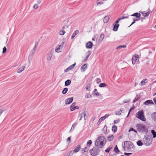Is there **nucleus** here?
<instances>
[{
  "mask_svg": "<svg viewBox=\"0 0 156 156\" xmlns=\"http://www.w3.org/2000/svg\"><path fill=\"white\" fill-rule=\"evenodd\" d=\"M106 141V140L104 136H100L95 141V146L99 148H102L105 145Z\"/></svg>",
  "mask_w": 156,
  "mask_h": 156,
  "instance_id": "nucleus-1",
  "label": "nucleus"
},
{
  "mask_svg": "<svg viewBox=\"0 0 156 156\" xmlns=\"http://www.w3.org/2000/svg\"><path fill=\"white\" fill-rule=\"evenodd\" d=\"M124 149L127 151H133L135 149V147L132 143L129 141H125L124 142Z\"/></svg>",
  "mask_w": 156,
  "mask_h": 156,
  "instance_id": "nucleus-2",
  "label": "nucleus"
},
{
  "mask_svg": "<svg viewBox=\"0 0 156 156\" xmlns=\"http://www.w3.org/2000/svg\"><path fill=\"white\" fill-rule=\"evenodd\" d=\"M136 128L138 131L145 133L148 132V129L146 126L143 123H138L136 124Z\"/></svg>",
  "mask_w": 156,
  "mask_h": 156,
  "instance_id": "nucleus-3",
  "label": "nucleus"
},
{
  "mask_svg": "<svg viewBox=\"0 0 156 156\" xmlns=\"http://www.w3.org/2000/svg\"><path fill=\"white\" fill-rule=\"evenodd\" d=\"M136 117L143 121H146V119L144 115V112L142 110L139 111L136 114Z\"/></svg>",
  "mask_w": 156,
  "mask_h": 156,
  "instance_id": "nucleus-4",
  "label": "nucleus"
},
{
  "mask_svg": "<svg viewBox=\"0 0 156 156\" xmlns=\"http://www.w3.org/2000/svg\"><path fill=\"white\" fill-rule=\"evenodd\" d=\"M100 150L99 149L96 147H94L89 151L90 154L92 156H96L99 153Z\"/></svg>",
  "mask_w": 156,
  "mask_h": 156,
  "instance_id": "nucleus-5",
  "label": "nucleus"
},
{
  "mask_svg": "<svg viewBox=\"0 0 156 156\" xmlns=\"http://www.w3.org/2000/svg\"><path fill=\"white\" fill-rule=\"evenodd\" d=\"M139 56L137 54H135L133 55L132 59L133 64L134 65L136 62H137L139 61Z\"/></svg>",
  "mask_w": 156,
  "mask_h": 156,
  "instance_id": "nucleus-6",
  "label": "nucleus"
},
{
  "mask_svg": "<svg viewBox=\"0 0 156 156\" xmlns=\"http://www.w3.org/2000/svg\"><path fill=\"white\" fill-rule=\"evenodd\" d=\"M87 112L84 111L79 114L78 115V118H80L79 120H81L83 117H84L85 120L87 119Z\"/></svg>",
  "mask_w": 156,
  "mask_h": 156,
  "instance_id": "nucleus-7",
  "label": "nucleus"
},
{
  "mask_svg": "<svg viewBox=\"0 0 156 156\" xmlns=\"http://www.w3.org/2000/svg\"><path fill=\"white\" fill-rule=\"evenodd\" d=\"M37 45H35L33 48L32 50L31 51V55H30L28 57V60L29 61H30L33 57V55L35 53L37 48Z\"/></svg>",
  "mask_w": 156,
  "mask_h": 156,
  "instance_id": "nucleus-8",
  "label": "nucleus"
},
{
  "mask_svg": "<svg viewBox=\"0 0 156 156\" xmlns=\"http://www.w3.org/2000/svg\"><path fill=\"white\" fill-rule=\"evenodd\" d=\"M144 144L147 146H149L151 144V140L148 137H145L144 139Z\"/></svg>",
  "mask_w": 156,
  "mask_h": 156,
  "instance_id": "nucleus-9",
  "label": "nucleus"
},
{
  "mask_svg": "<svg viewBox=\"0 0 156 156\" xmlns=\"http://www.w3.org/2000/svg\"><path fill=\"white\" fill-rule=\"evenodd\" d=\"M54 49L51 50L47 54V59L48 61H50L53 55Z\"/></svg>",
  "mask_w": 156,
  "mask_h": 156,
  "instance_id": "nucleus-10",
  "label": "nucleus"
},
{
  "mask_svg": "<svg viewBox=\"0 0 156 156\" xmlns=\"http://www.w3.org/2000/svg\"><path fill=\"white\" fill-rule=\"evenodd\" d=\"M63 47V44H62L61 45H57L55 48V51L57 52H60L61 51Z\"/></svg>",
  "mask_w": 156,
  "mask_h": 156,
  "instance_id": "nucleus-11",
  "label": "nucleus"
},
{
  "mask_svg": "<svg viewBox=\"0 0 156 156\" xmlns=\"http://www.w3.org/2000/svg\"><path fill=\"white\" fill-rule=\"evenodd\" d=\"M73 100V98H68L65 101V104L66 105H68L71 103Z\"/></svg>",
  "mask_w": 156,
  "mask_h": 156,
  "instance_id": "nucleus-12",
  "label": "nucleus"
},
{
  "mask_svg": "<svg viewBox=\"0 0 156 156\" xmlns=\"http://www.w3.org/2000/svg\"><path fill=\"white\" fill-rule=\"evenodd\" d=\"M93 44L91 41H89L86 44V47L87 48H92Z\"/></svg>",
  "mask_w": 156,
  "mask_h": 156,
  "instance_id": "nucleus-13",
  "label": "nucleus"
},
{
  "mask_svg": "<svg viewBox=\"0 0 156 156\" xmlns=\"http://www.w3.org/2000/svg\"><path fill=\"white\" fill-rule=\"evenodd\" d=\"M144 104L145 105H147L150 104L153 105L154 103L151 100H147L144 102Z\"/></svg>",
  "mask_w": 156,
  "mask_h": 156,
  "instance_id": "nucleus-14",
  "label": "nucleus"
},
{
  "mask_svg": "<svg viewBox=\"0 0 156 156\" xmlns=\"http://www.w3.org/2000/svg\"><path fill=\"white\" fill-rule=\"evenodd\" d=\"M109 114H106L104 116L102 117L99 119V121L102 122L109 116Z\"/></svg>",
  "mask_w": 156,
  "mask_h": 156,
  "instance_id": "nucleus-15",
  "label": "nucleus"
},
{
  "mask_svg": "<svg viewBox=\"0 0 156 156\" xmlns=\"http://www.w3.org/2000/svg\"><path fill=\"white\" fill-rule=\"evenodd\" d=\"M152 120L154 122H156V112H154L151 115Z\"/></svg>",
  "mask_w": 156,
  "mask_h": 156,
  "instance_id": "nucleus-16",
  "label": "nucleus"
},
{
  "mask_svg": "<svg viewBox=\"0 0 156 156\" xmlns=\"http://www.w3.org/2000/svg\"><path fill=\"white\" fill-rule=\"evenodd\" d=\"M76 65V63H75L73 65L69 66L67 69H66L65 70V72H67L69 70L72 69L73 68H74V67Z\"/></svg>",
  "mask_w": 156,
  "mask_h": 156,
  "instance_id": "nucleus-17",
  "label": "nucleus"
},
{
  "mask_svg": "<svg viewBox=\"0 0 156 156\" xmlns=\"http://www.w3.org/2000/svg\"><path fill=\"white\" fill-rule=\"evenodd\" d=\"M87 65L86 64L83 65L80 68L81 71L82 72H84L87 68Z\"/></svg>",
  "mask_w": 156,
  "mask_h": 156,
  "instance_id": "nucleus-18",
  "label": "nucleus"
},
{
  "mask_svg": "<svg viewBox=\"0 0 156 156\" xmlns=\"http://www.w3.org/2000/svg\"><path fill=\"white\" fill-rule=\"evenodd\" d=\"M119 24H115L114 25L113 30L115 31H116L117 30L118 27H119Z\"/></svg>",
  "mask_w": 156,
  "mask_h": 156,
  "instance_id": "nucleus-19",
  "label": "nucleus"
},
{
  "mask_svg": "<svg viewBox=\"0 0 156 156\" xmlns=\"http://www.w3.org/2000/svg\"><path fill=\"white\" fill-rule=\"evenodd\" d=\"M25 68V67L24 66H22L20 69H19L17 70V72L18 73H20L24 70Z\"/></svg>",
  "mask_w": 156,
  "mask_h": 156,
  "instance_id": "nucleus-20",
  "label": "nucleus"
},
{
  "mask_svg": "<svg viewBox=\"0 0 156 156\" xmlns=\"http://www.w3.org/2000/svg\"><path fill=\"white\" fill-rule=\"evenodd\" d=\"M75 102L73 103L70 106V110L71 111H73L75 109L76 106Z\"/></svg>",
  "mask_w": 156,
  "mask_h": 156,
  "instance_id": "nucleus-21",
  "label": "nucleus"
},
{
  "mask_svg": "<svg viewBox=\"0 0 156 156\" xmlns=\"http://www.w3.org/2000/svg\"><path fill=\"white\" fill-rule=\"evenodd\" d=\"M131 16H136V17H137V18H139L140 17L141 14L140 13H139L136 12V13H135L132 15H131Z\"/></svg>",
  "mask_w": 156,
  "mask_h": 156,
  "instance_id": "nucleus-22",
  "label": "nucleus"
},
{
  "mask_svg": "<svg viewBox=\"0 0 156 156\" xmlns=\"http://www.w3.org/2000/svg\"><path fill=\"white\" fill-rule=\"evenodd\" d=\"M79 33V30H76V31H75L74 33H73L72 37H71V39H73L74 37H75V36L76 35Z\"/></svg>",
  "mask_w": 156,
  "mask_h": 156,
  "instance_id": "nucleus-23",
  "label": "nucleus"
},
{
  "mask_svg": "<svg viewBox=\"0 0 156 156\" xmlns=\"http://www.w3.org/2000/svg\"><path fill=\"white\" fill-rule=\"evenodd\" d=\"M81 148V146L80 145H78L77 147H76L74 150L73 151H74L76 153L79 151L80 150V149Z\"/></svg>",
  "mask_w": 156,
  "mask_h": 156,
  "instance_id": "nucleus-24",
  "label": "nucleus"
},
{
  "mask_svg": "<svg viewBox=\"0 0 156 156\" xmlns=\"http://www.w3.org/2000/svg\"><path fill=\"white\" fill-rule=\"evenodd\" d=\"M109 20V17L108 16H105L103 20L104 22L105 23H107Z\"/></svg>",
  "mask_w": 156,
  "mask_h": 156,
  "instance_id": "nucleus-25",
  "label": "nucleus"
},
{
  "mask_svg": "<svg viewBox=\"0 0 156 156\" xmlns=\"http://www.w3.org/2000/svg\"><path fill=\"white\" fill-rule=\"evenodd\" d=\"M150 11H148L147 12H142V14L143 16L144 17H146L150 13Z\"/></svg>",
  "mask_w": 156,
  "mask_h": 156,
  "instance_id": "nucleus-26",
  "label": "nucleus"
},
{
  "mask_svg": "<svg viewBox=\"0 0 156 156\" xmlns=\"http://www.w3.org/2000/svg\"><path fill=\"white\" fill-rule=\"evenodd\" d=\"M117 126L115 125H114L112 127V130L114 133H115L117 131Z\"/></svg>",
  "mask_w": 156,
  "mask_h": 156,
  "instance_id": "nucleus-27",
  "label": "nucleus"
},
{
  "mask_svg": "<svg viewBox=\"0 0 156 156\" xmlns=\"http://www.w3.org/2000/svg\"><path fill=\"white\" fill-rule=\"evenodd\" d=\"M71 83V81L69 80H68L65 82V86H67L69 85Z\"/></svg>",
  "mask_w": 156,
  "mask_h": 156,
  "instance_id": "nucleus-28",
  "label": "nucleus"
},
{
  "mask_svg": "<svg viewBox=\"0 0 156 156\" xmlns=\"http://www.w3.org/2000/svg\"><path fill=\"white\" fill-rule=\"evenodd\" d=\"M77 125V123H73L71 129H70V132H72L75 128V126Z\"/></svg>",
  "mask_w": 156,
  "mask_h": 156,
  "instance_id": "nucleus-29",
  "label": "nucleus"
},
{
  "mask_svg": "<svg viewBox=\"0 0 156 156\" xmlns=\"http://www.w3.org/2000/svg\"><path fill=\"white\" fill-rule=\"evenodd\" d=\"M151 133L153 135V137L154 138L156 137V132L154 130H151Z\"/></svg>",
  "mask_w": 156,
  "mask_h": 156,
  "instance_id": "nucleus-30",
  "label": "nucleus"
},
{
  "mask_svg": "<svg viewBox=\"0 0 156 156\" xmlns=\"http://www.w3.org/2000/svg\"><path fill=\"white\" fill-rule=\"evenodd\" d=\"M147 81V80L145 79L142 80L140 82L141 85H144L146 83Z\"/></svg>",
  "mask_w": 156,
  "mask_h": 156,
  "instance_id": "nucleus-31",
  "label": "nucleus"
},
{
  "mask_svg": "<svg viewBox=\"0 0 156 156\" xmlns=\"http://www.w3.org/2000/svg\"><path fill=\"white\" fill-rule=\"evenodd\" d=\"M114 136L113 135L109 136L108 137V140L109 141H111L114 138Z\"/></svg>",
  "mask_w": 156,
  "mask_h": 156,
  "instance_id": "nucleus-32",
  "label": "nucleus"
},
{
  "mask_svg": "<svg viewBox=\"0 0 156 156\" xmlns=\"http://www.w3.org/2000/svg\"><path fill=\"white\" fill-rule=\"evenodd\" d=\"M88 150V148L87 147H85L84 148H82L81 149V152L82 153H84L87 151Z\"/></svg>",
  "mask_w": 156,
  "mask_h": 156,
  "instance_id": "nucleus-33",
  "label": "nucleus"
},
{
  "mask_svg": "<svg viewBox=\"0 0 156 156\" xmlns=\"http://www.w3.org/2000/svg\"><path fill=\"white\" fill-rule=\"evenodd\" d=\"M94 94L96 96H99V94L98 93V90L97 89H94Z\"/></svg>",
  "mask_w": 156,
  "mask_h": 156,
  "instance_id": "nucleus-34",
  "label": "nucleus"
},
{
  "mask_svg": "<svg viewBox=\"0 0 156 156\" xmlns=\"http://www.w3.org/2000/svg\"><path fill=\"white\" fill-rule=\"evenodd\" d=\"M126 45H120L118 46V47L116 48V49H120L121 48H126Z\"/></svg>",
  "mask_w": 156,
  "mask_h": 156,
  "instance_id": "nucleus-35",
  "label": "nucleus"
},
{
  "mask_svg": "<svg viewBox=\"0 0 156 156\" xmlns=\"http://www.w3.org/2000/svg\"><path fill=\"white\" fill-rule=\"evenodd\" d=\"M92 143V142L91 140L88 141L87 144V147H90Z\"/></svg>",
  "mask_w": 156,
  "mask_h": 156,
  "instance_id": "nucleus-36",
  "label": "nucleus"
},
{
  "mask_svg": "<svg viewBox=\"0 0 156 156\" xmlns=\"http://www.w3.org/2000/svg\"><path fill=\"white\" fill-rule=\"evenodd\" d=\"M114 150L116 153H118L119 152V151L118 149L117 145H116L115 147Z\"/></svg>",
  "mask_w": 156,
  "mask_h": 156,
  "instance_id": "nucleus-37",
  "label": "nucleus"
},
{
  "mask_svg": "<svg viewBox=\"0 0 156 156\" xmlns=\"http://www.w3.org/2000/svg\"><path fill=\"white\" fill-rule=\"evenodd\" d=\"M106 86L107 84L106 83H101L99 85V87H101Z\"/></svg>",
  "mask_w": 156,
  "mask_h": 156,
  "instance_id": "nucleus-38",
  "label": "nucleus"
},
{
  "mask_svg": "<svg viewBox=\"0 0 156 156\" xmlns=\"http://www.w3.org/2000/svg\"><path fill=\"white\" fill-rule=\"evenodd\" d=\"M137 144L139 146H141L143 145V143L140 140H138L137 142Z\"/></svg>",
  "mask_w": 156,
  "mask_h": 156,
  "instance_id": "nucleus-39",
  "label": "nucleus"
},
{
  "mask_svg": "<svg viewBox=\"0 0 156 156\" xmlns=\"http://www.w3.org/2000/svg\"><path fill=\"white\" fill-rule=\"evenodd\" d=\"M68 90V89L67 88H65L62 91V94H66Z\"/></svg>",
  "mask_w": 156,
  "mask_h": 156,
  "instance_id": "nucleus-40",
  "label": "nucleus"
},
{
  "mask_svg": "<svg viewBox=\"0 0 156 156\" xmlns=\"http://www.w3.org/2000/svg\"><path fill=\"white\" fill-rule=\"evenodd\" d=\"M65 33V32L64 30H60L59 32V34L60 35H62Z\"/></svg>",
  "mask_w": 156,
  "mask_h": 156,
  "instance_id": "nucleus-41",
  "label": "nucleus"
},
{
  "mask_svg": "<svg viewBox=\"0 0 156 156\" xmlns=\"http://www.w3.org/2000/svg\"><path fill=\"white\" fill-rule=\"evenodd\" d=\"M75 152L74 151H70L69 153H68V156H71L72 154H73Z\"/></svg>",
  "mask_w": 156,
  "mask_h": 156,
  "instance_id": "nucleus-42",
  "label": "nucleus"
},
{
  "mask_svg": "<svg viewBox=\"0 0 156 156\" xmlns=\"http://www.w3.org/2000/svg\"><path fill=\"white\" fill-rule=\"evenodd\" d=\"M112 147H108L106 150H105V151L106 152L108 153L110 150L112 149Z\"/></svg>",
  "mask_w": 156,
  "mask_h": 156,
  "instance_id": "nucleus-43",
  "label": "nucleus"
},
{
  "mask_svg": "<svg viewBox=\"0 0 156 156\" xmlns=\"http://www.w3.org/2000/svg\"><path fill=\"white\" fill-rule=\"evenodd\" d=\"M90 84H88L86 87V90H89L90 89Z\"/></svg>",
  "mask_w": 156,
  "mask_h": 156,
  "instance_id": "nucleus-44",
  "label": "nucleus"
},
{
  "mask_svg": "<svg viewBox=\"0 0 156 156\" xmlns=\"http://www.w3.org/2000/svg\"><path fill=\"white\" fill-rule=\"evenodd\" d=\"M139 98L137 97V96L134 99V100L133 101V103H135L136 101H137L139 99Z\"/></svg>",
  "mask_w": 156,
  "mask_h": 156,
  "instance_id": "nucleus-45",
  "label": "nucleus"
},
{
  "mask_svg": "<svg viewBox=\"0 0 156 156\" xmlns=\"http://www.w3.org/2000/svg\"><path fill=\"white\" fill-rule=\"evenodd\" d=\"M38 7H39L38 5L37 4H35L33 6V8L35 9H37L38 8Z\"/></svg>",
  "mask_w": 156,
  "mask_h": 156,
  "instance_id": "nucleus-46",
  "label": "nucleus"
},
{
  "mask_svg": "<svg viewBox=\"0 0 156 156\" xmlns=\"http://www.w3.org/2000/svg\"><path fill=\"white\" fill-rule=\"evenodd\" d=\"M91 54V52L90 51H88V52H87L86 53V54H87V55L86 56L87 58H88V57Z\"/></svg>",
  "mask_w": 156,
  "mask_h": 156,
  "instance_id": "nucleus-47",
  "label": "nucleus"
},
{
  "mask_svg": "<svg viewBox=\"0 0 156 156\" xmlns=\"http://www.w3.org/2000/svg\"><path fill=\"white\" fill-rule=\"evenodd\" d=\"M120 121V119H117V120H114V124H116L118 123Z\"/></svg>",
  "mask_w": 156,
  "mask_h": 156,
  "instance_id": "nucleus-48",
  "label": "nucleus"
},
{
  "mask_svg": "<svg viewBox=\"0 0 156 156\" xmlns=\"http://www.w3.org/2000/svg\"><path fill=\"white\" fill-rule=\"evenodd\" d=\"M6 50H7V48H6V47L5 46L3 48V51H2L3 53H4L5 52H6Z\"/></svg>",
  "mask_w": 156,
  "mask_h": 156,
  "instance_id": "nucleus-49",
  "label": "nucleus"
},
{
  "mask_svg": "<svg viewBox=\"0 0 156 156\" xmlns=\"http://www.w3.org/2000/svg\"><path fill=\"white\" fill-rule=\"evenodd\" d=\"M119 111L120 112V113L121 112L123 113L124 112L125 109L123 108H121L120 109Z\"/></svg>",
  "mask_w": 156,
  "mask_h": 156,
  "instance_id": "nucleus-50",
  "label": "nucleus"
},
{
  "mask_svg": "<svg viewBox=\"0 0 156 156\" xmlns=\"http://www.w3.org/2000/svg\"><path fill=\"white\" fill-rule=\"evenodd\" d=\"M100 37L102 39V40L103 39H104V37H105V35H104V34H101Z\"/></svg>",
  "mask_w": 156,
  "mask_h": 156,
  "instance_id": "nucleus-51",
  "label": "nucleus"
},
{
  "mask_svg": "<svg viewBox=\"0 0 156 156\" xmlns=\"http://www.w3.org/2000/svg\"><path fill=\"white\" fill-rule=\"evenodd\" d=\"M128 18V17L127 16H122L121 18H120L121 20H122L124 19H127Z\"/></svg>",
  "mask_w": 156,
  "mask_h": 156,
  "instance_id": "nucleus-52",
  "label": "nucleus"
},
{
  "mask_svg": "<svg viewBox=\"0 0 156 156\" xmlns=\"http://www.w3.org/2000/svg\"><path fill=\"white\" fill-rule=\"evenodd\" d=\"M96 81L98 83H99L101 82V80L100 79L97 78V80H96Z\"/></svg>",
  "mask_w": 156,
  "mask_h": 156,
  "instance_id": "nucleus-53",
  "label": "nucleus"
},
{
  "mask_svg": "<svg viewBox=\"0 0 156 156\" xmlns=\"http://www.w3.org/2000/svg\"><path fill=\"white\" fill-rule=\"evenodd\" d=\"M115 114L116 115H121V113H120V112L119 111H116L115 112Z\"/></svg>",
  "mask_w": 156,
  "mask_h": 156,
  "instance_id": "nucleus-54",
  "label": "nucleus"
},
{
  "mask_svg": "<svg viewBox=\"0 0 156 156\" xmlns=\"http://www.w3.org/2000/svg\"><path fill=\"white\" fill-rule=\"evenodd\" d=\"M121 20L120 18H118L115 22L116 24H118V23H119V21Z\"/></svg>",
  "mask_w": 156,
  "mask_h": 156,
  "instance_id": "nucleus-55",
  "label": "nucleus"
},
{
  "mask_svg": "<svg viewBox=\"0 0 156 156\" xmlns=\"http://www.w3.org/2000/svg\"><path fill=\"white\" fill-rule=\"evenodd\" d=\"M134 20V21L132 22L131 24L129 26V27H130L131 25H132V24L134 23H135V21H138V20Z\"/></svg>",
  "mask_w": 156,
  "mask_h": 156,
  "instance_id": "nucleus-56",
  "label": "nucleus"
},
{
  "mask_svg": "<svg viewBox=\"0 0 156 156\" xmlns=\"http://www.w3.org/2000/svg\"><path fill=\"white\" fill-rule=\"evenodd\" d=\"M4 111V109H0V116Z\"/></svg>",
  "mask_w": 156,
  "mask_h": 156,
  "instance_id": "nucleus-57",
  "label": "nucleus"
},
{
  "mask_svg": "<svg viewBox=\"0 0 156 156\" xmlns=\"http://www.w3.org/2000/svg\"><path fill=\"white\" fill-rule=\"evenodd\" d=\"M132 153H126V152H125L124 153V154L127 156H129V155L130 154H132Z\"/></svg>",
  "mask_w": 156,
  "mask_h": 156,
  "instance_id": "nucleus-58",
  "label": "nucleus"
},
{
  "mask_svg": "<svg viewBox=\"0 0 156 156\" xmlns=\"http://www.w3.org/2000/svg\"><path fill=\"white\" fill-rule=\"evenodd\" d=\"M130 101V100H128L127 101H123V102L124 103H126L129 102Z\"/></svg>",
  "mask_w": 156,
  "mask_h": 156,
  "instance_id": "nucleus-59",
  "label": "nucleus"
},
{
  "mask_svg": "<svg viewBox=\"0 0 156 156\" xmlns=\"http://www.w3.org/2000/svg\"><path fill=\"white\" fill-rule=\"evenodd\" d=\"M134 130V129L133 128H130V129L129 130V131L130 132L131 131H133Z\"/></svg>",
  "mask_w": 156,
  "mask_h": 156,
  "instance_id": "nucleus-60",
  "label": "nucleus"
},
{
  "mask_svg": "<svg viewBox=\"0 0 156 156\" xmlns=\"http://www.w3.org/2000/svg\"><path fill=\"white\" fill-rule=\"evenodd\" d=\"M67 141L69 142V143L70 142L71 139H70V137H69L67 138Z\"/></svg>",
  "mask_w": 156,
  "mask_h": 156,
  "instance_id": "nucleus-61",
  "label": "nucleus"
},
{
  "mask_svg": "<svg viewBox=\"0 0 156 156\" xmlns=\"http://www.w3.org/2000/svg\"><path fill=\"white\" fill-rule=\"evenodd\" d=\"M133 107H132V108H130V110H129V113H128V115H127V117L129 116V113H130V111H131V110L132 109H133Z\"/></svg>",
  "mask_w": 156,
  "mask_h": 156,
  "instance_id": "nucleus-62",
  "label": "nucleus"
},
{
  "mask_svg": "<svg viewBox=\"0 0 156 156\" xmlns=\"http://www.w3.org/2000/svg\"><path fill=\"white\" fill-rule=\"evenodd\" d=\"M153 100L155 104H156V97L154 98Z\"/></svg>",
  "mask_w": 156,
  "mask_h": 156,
  "instance_id": "nucleus-63",
  "label": "nucleus"
},
{
  "mask_svg": "<svg viewBox=\"0 0 156 156\" xmlns=\"http://www.w3.org/2000/svg\"><path fill=\"white\" fill-rule=\"evenodd\" d=\"M87 58H87V57H86V58L84 59V61L83 62H85V61H87Z\"/></svg>",
  "mask_w": 156,
  "mask_h": 156,
  "instance_id": "nucleus-64",
  "label": "nucleus"
}]
</instances>
